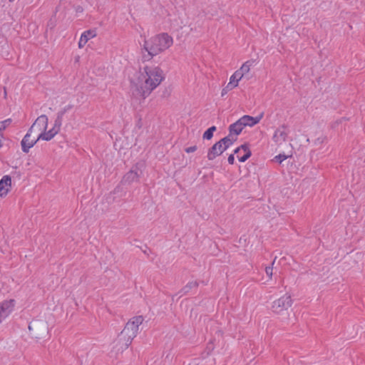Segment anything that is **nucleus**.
Wrapping results in <instances>:
<instances>
[{
    "label": "nucleus",
    "mask_w": 365,
    "mask_h": 365,
    "mask_svg": "<svg viewBox=\"0 0 365 365\" xmlns=\"http://www.w3.org/2000/svg\"><path fill=\"white\" fill-rule=\"evenodd\" d=\"M164 79L163 71L158 66H145L132 87L133 95L145 99Z\"/></svg>",
    "instance_id": "1"
},
{
    "label": "nucleus",
    "mask_w": 365,
    "mask_h": 365,
    "mask_svg": "<svg viewBox=\"0 0 365 365\" xmlns=\"http://www.w3.org/2000/svg\"><path fill=\"white\" fill-rule=\"evenodd\" d=\"M173 42V38L166 33H163L145 40L143 49L148 53L143 54V61H149L153 56L163 52L171 46Z\"/></svg>",
    "instance_id": "2"
},
{
    "label": "nucleus",
    "mask_w": 365,
    "mask_h": 365,
    "mask_svg": "<svg viewBox=\"0 0 365 365\" xmlns=\"http://www.w3.org/2000/svg\"><path fill=\"white\" fill-rule=\"evenodd\" d=\"M143 317L142 316L134 317L125 324L124 329L118 336V341L122 344L121 349H127L136 336L139 326L142 324Z\"/></svg>",
    "instance_id": "3"
},
{
    "label": "nucleus",
    "mask_w": 365,
    "mask_h": 365,
    "mask_svg": "<svg viewBox=\"0 0 365 365\" xmlns=\"http://www.w3.org/2000/svg\"><path fill=\"white\" fill-rule=\"evenodd\" d=\"M292 304L291 297L284 295L272 303V309L274 312L280 314L284 310H287L292 306Z\"/></svg>",
    "instance_id": "4"
},
{
    "label": "nucleus",
    "mask_w": 365,
    "mask_h": 365,
    "mask_svg": "<svg viewBox=\"0 0 365 365\" xmlns=\"http://www.w3.org/2000/svg\"><path fill=\"white\" fill-rule=\"evenodd\" d=\"M29 329L34 337L40 339L47 331V326L43 322H34L29 324Z\"/></svg>",
    "instance_id": "5"
},
{
    "label": "nucleus",
    "mask_w": 365,
    "mask_h": 365,
    "mask_svg": "<svg viewBox=\"0 0 365 365\" xmlns=\"http://www.w3.org/2000/svg\"><path fill=\"white\" fill-rule=\"evenodd\" d=\"M48 126V118L46 115H41L36 118L35 122L29 128L30 132H43Z\"/></svg>",
    "instance_id": "6"
},
{
    "label": "nucleus",
    "mask_w": 365,
    "mask_h": 365,
    "mask_svg": "<svg viewBox=\"0 0 365 365\" xmlns=\"http://www.w3.org/2000/svg\"><path fill=\"white\" fill-rule=\"evenodd\" d=\"M226 150V148H224L223 144L220 140L217 141L209 149L207 153L208 160H214L216 157L222 155Z\"/></svg>",
    "instance_id": "7"
},
{
    "label": "nucleus",
    "mask_w": 365,
    "mask_h": 365,
    "mask_svg": "<svg viewBox=\"0 0 365 365\" xmlns=\"http://www.w3.org/2000/svg\"><path fill=\"white\" fill-rule=\"evenodd\" d=\"M14 307V300L4 301L0 304V323L5 319L13 310Z\"/></svg>",
    "instance_id": "8"
},
{
    "label": "nucleus",
    "mask_w": 365,
    "mask_h": 365,
    "mask_svg": "<svg viewBox=\"0 0 365 365\" xmlns=\"http://www.w3.org/2000/svg\"><path fill=\"white\" fill-rule=\"evenodd\" d=\"M31 133L32 132H30L29 130L21 143L22 150L26 153H29V149L32 148L38 140L37 138L31 139Z\"/></svg>",
    "instance_id": "9"
},
{
    "label": "nucleus",
    "mask_w": 365,
    "mask_h": 365,
    "mask_svg": "<svg viewBox=\"0 0 365 365\" xmlns=\"http://www.w3.org/2000/svg\"><path fill=\"white\" fill-rule=\"evenodd\" d=\"M11 179L9 175H4L0 180V196L4 197L7 195L11 187Z\"/></svg>",
    "instance_id": "10"
},
{
    "label": "nucleus",
    "mask_w": 365,
    "mask_h": 365,
    "mask_svg": "<svg viewBox=\"0 0 365 365\" xmlns=\"http://www.w3.org/2000/svg\"><path fill=\"white\" fill-rule=\"evenodd\" d=\"M140 174L138 173V170L137 168H132L129 172H128L123 178V182L124 183L130 184L133 182L137 181Z\"/></svg>",
    "instance_id": "11"
},
{
    "label": "nucleus",
    "mask_w": 365,
    "mask_h": 365,
    "mask_svg": "<svg viewBox=\"0 0 365 365\" xmlns=\"http://www.w3.org/2000/svg\"><path fill=\"white\" fill-rule=\"evenodd\" d=\"M263 116V114H260L259 116H257V117H252V116H250V115H244L242 116V118H240V119L241 120V121L242 122L244 126H254L255 125H256L257 123H258L260 120L262 119Z\"/></svg>",
    "instance_id": "12"
},
{
    "label": "nucleus",
    "mask_w": 365,
    "mask_h": 365,
    "mask_svg": "<svg viewBox=\"0 0 365 365\" xmlns=\"http://www.w3.org/2000/svg\"><path fill=\"white\" fill-rule=\"evenodd\" d=\"M96 36V30H88L84 31L80 38L79 42H78V47L80 48H83L86 43L88 42V41L93 38Z\"/></svg>",
    "instance_id": "13"
},
{
    "label": "nucleus",
    "mask_w": 365,
    "mask_h": 365,
    "mask_svg": "<svg viewBox=\"0 0 365 365\" xmlns=\"http://www.w3.org/2000/svg\"><path fill=\"white\" fill-rule=\"evenodd\" d=\"M287 137V133L286 131L285 126H282L281 128L277 129L273 136V139L276 143H282L286 140Z\"/></svg>",
    "instance_id": "14"
},
{
    "label": "nucleus",
    "mask_w": 365,
    "mask_h": 365,
    "mask_svg": "<svg viewBox=\"0 0 365 365\" xmlns=\"http://www.w3.org/2000/svg\"><path fill=\"white\" fill-rule=\"evenodd\" d=\"M245 128L242 122L240 119H239L235 123L231 124L229 127V131L231 134H235V135H238Z\"/></svg>",
    "instance_id": "15"
},
{
    "label": "nucleus",
    "mask_w": 365,
    "mask_h": 365,
    "mask_svg": "<svg viewBox=\"0 0 365 365\" xmlns=\"http://www.w3.org/2000/svg\"><path fill=\"white\" fill-rule=\"evenodd\" d=\"M236 140L237 137L230 133L227 136L222 138L220 141L223 144L224 148L227 149L234 143L235 141H236Z\"/></svg>",
    "instance_id": "16"
},
{
    "label": "nucleus",
    "mask_w": 365,
    "mask_h": 365,
    "mask_svg": "<svg viewBox=\"0 0 365 365\" xmlns=\"http://www.w3.org/2000/svg\"><path fill=\"white\" fill-rule=\"evenodd\" d=\"M242 78V74L236 71L230 77V82L228 83V88L237 86L239 81Z\"/></svg>",
    "instance_id": "17"
},
{
    "label": "nucleus",
    "mask_w": 365,
    "mask_h": 365,
    "mask_svg": "<svg viewBox=\"0 0 365 365\" xmlns=\"http://www.w3.org/2000/svg\"><path fill=\"white\" fill-rule=\"evenodd\" d=\"M198 286L197 282H190L187 283L180 292V297L187 294L192 288H196Z\"/></svg>",
    "instance_id": "18"
},
{
    "label": "nucleus",
    "mask_w": 365,
    "mask_h": 365,
    "mask_svg": "<svg viewBox=\"0 0 365 365\" xmlns=\"http://www.w3.org/2000/svg\"><path fill=\"white\" fill-rule=\"evenodd\" d=\"M253 61H247L242 64V66L240 67V69L237 70V71L240 72V74H242V76L243 77L250 71V67L253 65Z\"/></svg>",
    "instance_id": "19"
},
{
    "label": "nucleus",
    "mask_w": 365,
    "mask_h": 365,
    "mask_svg": "<svg viewBox=\"0 0 365 365\" xmlns=\"http://www.w3.org/2000/svg\"><path fill=\"white\" fill-rule=\"evenodd\" d=\"M66 111V109L65 108V109L59 111L57 113V117H56V118L55 120L53 127L56 128L59 130H60V128H61V124H62L63 116L65 114Z\"/></svg>",
    "instance_id": "20"
},
{
    "label": "nucleus",
    "mask_w": 365,
    "mask_h": 365,
    "mask_svg": "<svg viewBox=\"0 0 365 365\" xmlns=\"http://www.w3.org/2000/svg\"><path fill=\"white\" fill-rule=\"evenodd\" d=\"M54 136L51 133H49V131H43V132H41L38 136L37 137V140H51Z\"/></svg>",
    "instance_id": "21"
},
{
    "label": "nucleus",
    "mask_w": 365,
    "mask_h": 365,
    "mask_svg": "<svg viewBox=\"0 0 365 365\" xmlns=\"http://www.w3.org/2000/svg\"><path fill=\"white\" fill-rule=\"evenodd\" d=\"M243 152H244V155H242L240 156V155L237 156L238 157V160L240 162H245L252 155L251 151H250L249 147H247V149L243 150Z\"/></svg>",
    "instance_id": "22"
},
{
    "label": "nucleus",
    "mask_w": 365,
    "mask_h": 365,
    "mask_svg": "<svg viewBox=\"0 0 365 365\" xmlns=\"http://www.w3.org/2000/svg\"><path fill=\"white\" fill-rule=\"evenodd\" d=\"M216 130L215 126H212L209 128L203 134V138L207 140H210L213 136L214 131Z\"/></svg>",
    "instance_id": "23"
},
{
    "label": "nucleus",
    "mask_w": 365,
    "mask_h": 365,
    "mask_svg": "<svg viewBox=\"0 0 365 365\" xmlns=\"http://www.w3.org/2000/svg\"><path fill=\"white\" fill-rule=\"evenodd\" d=\"M11 119L8 118L0 122V136L2 137V132L11 123Z\"/></svg>",
    "instance_id": "24"
},
{
    "label": "nucleus",
    "mask_w": 365,
    "mask_h": 365,
    "mask_svg": "<svg viewBox=\"0 0 365 365\" xmlns=\"http://www.w3.org/2000/svg\"><path fill=\"white\" fill-rule=\"evenodd\" d=\"M288 158L287 155H284V154H279L277 156H275L274 158V160L279 163H282V161H284V160H286L287 158Z\"/></svg>",
    "instance_id": "25"
},
{
    "label": "nucleus",
    "mask_w": 365,
    "mask_h": 365,
    "mask_svg": "<svg viewBox=\"0 0 365 365\" xmlns=\"http://www.w3.org/2000/svg\"><path fill=\"white\" fill-rule=\"evenodd\" d=\"M248 147L247 145L246 144H244V145H242L241 146L237 148L235 150H234V154H237L239 153L240 151H243L245 150V149H247V148Z\"/></svg>",
    "instance_id": "26"
},
{
    "label": "nucleus",
    "mask_w": 365,
    "mask_h": 365,
    "mask_svg": "<svg viewBox=\"0 0 365 365\" xmlns=\"http://www.w3.org/2000/svg\"><path fill=\"white\" fill-rule=\"evenodd\" d=\"M196 150H197V146L193 145V146H190V147L185 148V152L187 153H190L195 152Z\"/></svg>",
    "instance_id": "27"
},
{
    "label": "nucleus",
    "mask_w": 365,
    "mask_h": 365,
    "mask_svg": "<svg viewBox=\"0 0 365 365\" xmlns=\"http://www.w3.org/2000/svg\"><path fill=\"white\" fill-rule=\"evenodd\" d=\"M235 87H230V88H228V84L226 86L225 88H224L222 91V96H225L229 91L232 90V88H234Z\"/></svg>",
    "instance_id": "28"
},
{
    "label": "nucleus",
    "mask_w": 365,
    "mask_h": 365,
    "mask_svg": "<svg viewBox=\"0 0 365 365\" xmlns=\"http://www.w3.org/2000/svg\"><path fill=\"white\" fill-rule=\"evenodd\" d=\"M272 270H273L272 267H267L265 268L266 274H267L269 277H270L272 276Z\"/></svg>",
    "instance_id": "29"
},
{
    "label": "nucleus",
    "mask_w": 365,
    "mask_h": 365,
    "mask_svg": "<svg viewBox=\"0 0 365 365\" xmlns=\"http://www.w3.org/2000/svg\"><path fill=\"white\" fill-rule=\"evenodd\" d=\"M227 161L228 163L230 164V165H232L234 164V162H235V157H234V154H231L229 155L228 158H227Z\"/></svg>",
    "instance_id": "30"
},
{
    "label": "nucleus",
    "mask_w": 365,
    "mask_h": 365,
    "mask_svg": "<svg viewBox=\"0 0 365 365\" xmlns=\"http://www.w3.org/2000/svg\"><path fill=\"white\" fill-rule=\"evenodd\" d=\"M49 133H51L53 136H55L58 132H59V130L57 129L55 127H53L51 130H48Z\"/></svg>",
    "instance_id": "31"
},
{
    "label": "nucleus",
    "mask_w": 365,
    "mask_h": 365,
    "mask_svg": "<svg viewBox=\"0 0 365 365\" xmlns=\"http://www.w3.org/2000/svg\"><path fill=\"white\" fill-rule=\"evenodd\" d=\"M275 260H276V257L274 258V259L273 260L272 263V265H273L275 262Z\"/></svg>",
    "instance_id": "32"
},
{
    "label": "nucleus",
    "mask_w": 365,
    "mask_h": 365,
    "mask_svg": "<svg viewBox=\"0 0 365 365\" xmlns=\"http://www.w3.org/2000/svg\"><path fill=\"white\" fill-rule=\"evenodd\" d=\"M14 0H9V1H14Z\"/></svg>",
    "instance_id": "33"
}]
</instances>
